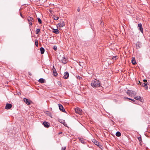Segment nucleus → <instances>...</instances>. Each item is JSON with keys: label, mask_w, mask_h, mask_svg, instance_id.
Segmentation results:
<instances>
[{"label": "nucleus", "mask_w": 150, "mask_h": 150, "mask_svg": "<svg viewBox=\"0 0 150 150\" xmlns=\"http://www.w3.org/2000/svg\"><path fill=\"white\" fill-rule=\"evenodd\" d=\"M38 22L40 24L42 23V22L41 20L40 19V18H38Z\"/></svg>", "instance_id": "obj_25"}, {"label": "nucleus", "mask_w": 150, "mask_h": 150, "mask_svg": "<svg viewBox=\"0 0 150 150\" xmlns=\"http://www.w3.org/2000/svg\"><path fill=\"white\" fill-rule=\"evenodd\" d=\"M80 141L82 143H83V142H84V141L83 140H82V139H81L80 140Z\"/></svg>", "instance_id": "obj_33"}, {"label": "nucleus", "mask_w": 150, "mask_h": 150, "mask_svg": "<svg viewBox=\"0 0 150 150\" xmlns=\"http://www.w3.org/2000/svg\"><path fill=\"white\" fill-rule=\"evenodd\" d=\"M24 101L28 105H29L32 102L30 100L26 98H24L23 99Z\"/></svg>", "instance_id": "obj_4"}, {"label": "nucleus", "mask_w": 150, "mask_h": 150, "mask_svg": "<svg viewBox=\"0 0 150 150\" xmlns=\"http://www.w3.org/2000/svg\"><path fill=\"white\" fill-rule=\"evenodd\" d=\"M27 19L28 21V23L29 24L30 27V28L33 24L32 22L34 21V19L30 16H28L27 18Z\"/></svg>", "instance_id": "obj_3"}, {"label": "nucleus", "mask_w": 150, "mask_h": 150, "mask_svg": "<svg viewBox=\"0 0 150 150\" xmlns=\"http://www.w3.org/2000/svg\"><path fill=\"white\" fill-rule=\"evenodd\" d=\"M53 49L54 50L56 51L57 50V46L54 45L53 46Z\"/></svg>", "instance_id": "obj_29"}, {"label": "nucleus", "mask_w": 150, "mask_h": 150, "mask_svg": "<svg viewBox=\"0 0 150 150\" xmlns=\"http://www.w3.org/2000/svg\"><path fill=\"white\" fill-rule=\"evenodd\" d=\"M43 125H44L45 127H49L50 124L49 123L47 122H44L43 123Z\"/></svg>", "instance_id": "obj_13"}, {"label": "nucleus", "mask_w": 150, "mask_h": 150, "mask_svg": "<svg viewBox=\"0 0 150 150\" xmlns=\"http://www.w3.org/2000/svg\"><path fill=\"white\" fill-rule=\"evenodd\" d=\"M132 64H136V61L134 59V58H133L132 60Z\"/></svg>", "instance_id": "obj_19"}, {"label": "nucleus", "mask_w": 150, "mask_h": 150, "mask_svg": "<svg viewBox=\"0 0 150 150\" xmlns=\"http://www.w3.org/2000/svg\"><path fill=\"white\" fill-rule=\"evenodd\" d=\"M69 76V74L68 72H65L64 74V78L65 79H67Z\"/></svg>", "instance_id": "obj_12"}, {"label": "nucleus", "mask_w": 150, "mask_h": 150, "mask_svg": "<svg viewBox=\"0 0 150 150\" xmlns=\"http://www.w3.org/2000/svg\"><path fill=\"white\" fill-rule=\"evenodd\" d=\"M62 122V121H61V122H60V123H62V122Z\"/></svg>", "instance_id": "obj_40"}, {"label": "nucleus", "mask_w": 150, "mask_h": 150, "mask_svg": "<svg viewBox=\"0 0 150 150\" xmlns=\"http://www.w3.org/2000/svg\"><path fill=\"white\" fill-rule=\"evenodd\" d=\"M35 45L37 47H38V41L36 39L35 40Z\"/></svg>", "instance_id": "obj_24"}, {"label": "nucleus", "mask_w": 150, "mask_h": 150, "mask_svg": "<svg viewBox=\"0 0 150 150\" xmlns=\"http://www.w3.org/2000/svg\"><path fill=\"white\" fill-rule=\"evenodd\" d=\"M58 105L59 109L61 111L63 112H65V109L61 104H59Z\"/></svg>", "instance_id": "obj_7"}, {"label": "nucleus", "mask_w": 150, "mask_h": 150, "mask_svg": "<svg viewBox=\"0 0 150 150\" xmlns=\"http://www.w3.org/2000/svg\"><path fill=\"white\" fill-rule=\"evenodd\" d=\"M38 81L41 83H44L45 80L41 78Z\"/></svg>", "instance_id": "obj_17"}, {"label": "nucleus", "mask_w": 150, "mask_h": 150, "mask_svg": "<svg viewBox=\"0 0 150 150\" xmlns=\"http://www.w3.org/2000/svg\"><path fill=\"white\" fill-rule=\"evenodd\" d=\"M138 27L139 28L141 32L143 33V30L142 24L141 23L138 24Z\"/></svg>", "instance_id": "obj_8"}, {"label": "nucleus", "mask_w": 150, "mask_h": 150, "mask_svg": "<svg viewBox=\"0 0 150 150\" xmlns=\"http://www.w3.org/2000/svg\"><path fill=\"white\" fill-rule=\"evenodd\" d=\"M131 90H128L127 92V94L129 95V96H131Z\"/></svg>", "instance_id": "obj_23"}, {"label": "nucleus", "mask_w": 150, "mask_h": 150, "mask_svg": "<svg viewBox=\"0 0 150 150\" xmlns=\"http://www.w3.org/2000/svg\"><path fill=\"white\" fill-rule=\"evenodd\" d=\"M40 53L42 54H43L45 52L44 49L42 47H41L40 48Z\"/></svg>", "instance_id": "obj_18"}, {"label": "nucleus", "mask_w": 150, "mask_h": 150, "mask_svg": "<svg viewBox=\"0 0 150 150\" xmlns=\"http://www.w3.org/2000/svg\"><path fill=\"white\" fill-rule=\"evenodd\" d=\"M52 71L53 72L54 75L55 76H56L57 75V72L56 70L54 68V66H53V69H52Z\"/></svg>", "instance_id": "obj_10"}, {"label": "nucleus", "mask_w": 150, "mask_h": 150, "mask_svg": "<svg viewBox=\"0 0 150 150\" xmlns=\"http://www.w3.org/2000/svg\"><path fill=\"white\" fill-rule=\"evenodd\" d=\"M28 74H29V75H30V76H31L32 75V74H31V73L30 72H28Z\"/></svg>", "instance_id": "obj_35"}, {"label": "nucleus", "mask_w": 150, "mask_h": 150, "mask_svg": "<svg viewBox=\"0 0 150 150\" xmlns=\"http://www.w3.org/2000/svg\"><path fill=\"white\" fill-rule=\"evenodd\" d=\"M64 25L65 24L64 22L62 21V22H61L60 23H58L57 25V27L59 26V27H62L64 26Z\"/></svg>", "instance_id": "obj_11"}, {"label": "nucleus", "mask_w": 150, "mask_h": 150, "mask_svg": "<svg viewBox=\"0 0 150 150\" xmlns=\"http://www.w3.org/2000/svg\"><path fill=\"white\" fill-rule=\"evenodd\" d=\"M137 138L139 142H142V138L141 137H137Z\"/></svg>", "instance_id": "obj_27"}, {"label": "nucleus", "mask_w": 150, "mask_h": 150, "mask_svg": "<svg viewBox=\"0 0 150 150\" xmlns=\"http://www.w3.org/2000/svg\"><path fill=\"white\" fill-rule=\"evenodd\" d=\"M79 79H81V77H80V76H79L78 78Z\"/></svg>", "instance_id": "obj_36"}, {"label": "nucleus", "mask_w": 150, "mask_h": 150, "mask_svg": "<svg viewBox=\"0 0 150 150\" xmlns=\"http://www.w3.org/2000/svg\"><path fill=\"white\" fill-rule=\"evenodd\" d=\"M139 83H140V84H141V83H140V81H139Z\"/></svg>", "instance_id": "obj_39"}, {"label": "nucleus", "mask_w": 150, "mask_h": 150, "mask_svg": "<svg viewBox=\"0 0 150 150\" xmlns=\"http://www.w3.org/2000/svg\"><path fill=\"white\" fill-rule=\"evenodd\" d=\"M140 44L139 42H137L136 44V46L137 48H140Z\"/></svg>", "instance_id": "obj_20"}, {"label": "nucleus", "mask_w": 150, "mask_h": 150, "mask_svg": "<svg viewBox=\"0 0 150 150\" xmlns=\"http://www.w3.org/2000/svg\"><path fill=\"white\" fill-rule=\"evenodd\" d=\"M80 11V8L79 7H78V9H77V11L78 12H79Z\"/></svg>", "instance_id": "obj_34"}, {"label": "nucleus", "mask_w": 150, "mask_h": 150, "mask_svg": "<svg viewBox=\"0 0 150 150\" xmlns=\"http://www.w3.org/2000/svg\"><path fill=\"white\" fill-rule=\"evenodd\" d=\"M52 32L56 34H58L59 33V31L58 29H53Z\"/></svg>", "instance_id": "obj_15"}, {"label": "nucleus", "mask_w": 150, "mask_h": 150, "mask_svg": "<svg viewBox=\"0 0 150 150\" xmlns=\"http://www.w3.org/2000/svg\"><path fill=\"white\" fill-rule=\"evenodd\" d=\"M137 94V93L136 92L131 90V96H134L136 95Z\"/></svg>", "instance_id": "obj_14"}, {"label": "nucleus", "mask_w": 150, "mask_h": 150, "mask_svg": "<svg viewBox=\"0 0 150 150\" xmlns=\"http://www.w3.org/2000/svg\"><path fill=\"white\" fill-rule=\"evenodd\" d=\"M126 98L127 99H129L130 100H131L132 101H133V102H134L135 101V100H134V99H132L131 98Z\"/></svg>", "instance_id": "obj_32"}, {"label": "nucleus", "mask_w": 150, "mask_h": 150, "mask_svg": "<svg viewBox=\"0 0 150 150\" xmlns=\"http://www.w3.org/2000/svg\"><path fill=\"white\" fill-rule=\"evenodd\" d=\"M12 107V105L11 104L7 103L6 105L5 108L7 109H10Z\"/></svg>", "instance_id": "obj_9"}, {"label": "nucleus", "mask_w": 150, "mask_h": 150, "mask_svg": "<svg viewBox=\"0 0 150 150\" xmlns=\"http://www.w3.org/2000/svg\"><path fill=\"white\" fill-rule=\"evenodd\" d=\"M91 85L93 87H98L100 86V83L99 81L95 79L92 81Z\"/></svg>", "instance_id": "obj_1"}, {"label": "nucleus", "mask_w": 150, "mask_h": 150, "mask_svg": "<svg viewBox=\"0 0 150 150\" xmlns=\"http://www.w3.org/2000/svg\"><path fill=\"white\" fill-rule=\"evenodd\" d=\"M93 142L97 146H98L99 144V143L98 141H96L95 140H94L93 141Z\"/></svg>", "instance_id": "obj_22"}, {"label": "nucleus", "mask_w": 150, "mask_h": 150, "mask_svg": "<svg viewBox=\"0 0 150 150\" xmlns=\"http://www.w3.org/2000/svg\"><path fill=\"white\" fill-rule=\"evenodd\" d=\"M66 146L62 147L61 150H65Z\"/></svg>", "instance_id": "obj_31"}, {"label": "nucleus", "mask_w": 150, "mask_h": 150, "mask_svg": "<svg viewBox=\"0 0 150 150\" xmlns=\"http://www.w3.org/2000/svg\"><path fill=\"white\" fill-rule=\"evenodd\" d=\"M40 29H37L36 30V34H38L40 32Z\"/></svg>", "instance_id": "obj_26"}, {"label": "nucleus", "mask_w": 150, "mask_h": 150, "mask_svg": "<svg viewBox=\"0 0 150 150\" xmlns=\"http://www.w3.org/2000/svg\"><path fill=\"white\" fill-rule=\"evenodd\" d=\"M62 122V121H61V122H60V123H62V122Z\"/></svg>", "instance_id": "obj_41"}, {"label": "nucleus", "mask_w": 150, "mask_h": 150, "mask_svg": "<svg viewBox=\"0 0 150 150\" xmlns=\"http://www.w3.org/2000/svg\"><path fill=\"white\" fill-rule=\"evenodd\" d=\"M20 15H21V17H22V18H23V16H22V14H21V13H20Z\"/></svg>", "instance_id": "obj_37"}, {"label": "nucleus", "mask_w": 150, "mask_h": 150, "mask_svg": "<svg viewBox=\"0 0 150 150\" xmlns=\"http://www.w3.org/2000/svg\"><path fill=\"white\" fill-rule=\"evenodd\" d=\"M143 81L144 82V83H141V84H140V85H141V86L145 87L146 88V89H147L148 88V86H147V83L146 82H145V81L147 82V81L146 80H144Z\"/></svg>", "instance_id": "obj_5"}, {"label": "nucleus", "mask_w": 150, "mask_h": 150, "mask_svg": "<svg viewBox=\"0 0 150 150\" xmlns=\"http://www.w3.org/2000/svg\"><path fill=\"white\" fill-rule=\"evenodd\" d=\"M59 18L58 17L54 16V20H57L59 19Z\"/></svg>", "instance_id": "obj_28"}, {"label": "nucleus", "mask_w": 150, "mask_h": 150, "mask_svg": "<svg viewBox=\"0 0 150 150\" xmlns=\"http://www.w3.org/2000/svg\"><path fill=\"white\" fill-rule=\"evenodd\" d=\"M75 111L76 113L79 114L81 113L82 110L79 108H77L75 109Z\"/></svg>", "instance_id": "obj_6"}, {"label": "nucleus", "mask_w": 150, "mask_h": 150, "mask_svg": "<svg viewBox=\"0 0 150 150\" xmlns=\"http://www.w3.org/2000/svg\"><path fill=\"white\" fill-rule=\"evenodd\" d=\"M116 135L117 137H120L121 135V133L119 132H117L116 133Z\"/></svg>", "instance_id": "obj_21"}, {"label": "nucleus", "mask_w": 150, "mask_h": 150, "mask_svg": "<svg viewBox=\"0 0 150 150\" xmlns=\"http://www.w3.org/2000/svg\"><path fill=\"white\" fill-rule=\"evenodd\" d=\"M58 58L59 61L64 64H66L67 62V59L64 55H60Z\"/></svg>", "instance_id": "obj_2"}, {"label": "nucleus", "mask_w": 150, "mask_h": 150, "mask_svg": "<svg viewBox=\"0 0 150 150\" xmlns=\"http://www.w3.org/2000/svg\"><path fill=\"white\" fill-rule=\"evenodd\" d=\"M117 59V56L114 57L112 58V59H113V60H116Z\"/></svg>", "instance_id": "obj_30"}, {"label": "nucleus", "mask_w": 150, "mask_h": 150, "mask_svg": "<svg viewBox=\"0 0 150 150\" xmlns=\"http://www.w3.org/2000/svg\"><path fill=\"white\" fill-rule=\"evenodd\" d=\"M134 98L137 100H142L141 97L139 96H137Z\"/></svg>", "instance_id": "obj_16"}, {"label": "nucleus", "mask_w": 150, "mask_h": 150, "mask_svg": "<svg viewBox=\"0 0 150 150\" xmlns=\"http://www.w3.org/2000/svg\"><path fill=\"white\" fill-rule=\"evenodd\" d=\"M62 133V132H61L59 133V134H61Z\"/></svg>", "instance_id": "obj_38"}]
</instances>
